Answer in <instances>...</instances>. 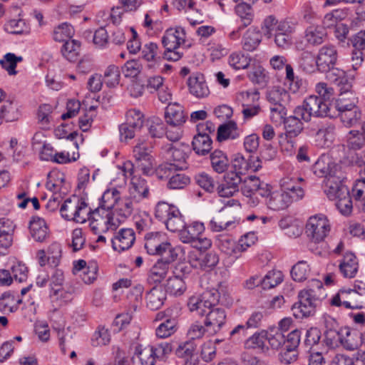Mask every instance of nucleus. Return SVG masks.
Listing matches in <instances>:
<instances>
[{
	"label": "nucleus",
	"instance_id": "f257e3e1",
	"mask_svg": "<svg viewBox=\"0 0 365 365\" xmlns=\"http://www.w3.org/2000/svg\"><path fill=\"white\" fill-rule=\"evenodd\" d=\"M327 294L321 281L312 279L310 285L298 294V302L292 305V311L297 319L314 316L317 308L326 297Z\"/></svg>",
	"mask_w": 365,
	"mask_h": 365
},
{
	"label": "nucleus",
	"instance_id": "f03ea898",
	"mask_svg": "<svg viewBox=\"0 0 365 365\" xmlns=\"http://www.w3.org/2000/svg\"><path fill=\"white\" fill-rule=\"evenodd\" d=\"M296 24L292 21L277 19L274 16H267L262 23V29L267 38H274L276 46L285 49L292 44V34L295 31Z\"/></svg>",
	"mask_w": 365,
	"mask_h": 365
},
{
	"label": "nucleus",
	"instance_id": "7ed1b4c3",
	"mask_svg": "<svg viewBox=\"0 0 365 365\" xmlns=\"http://www.w3.org/2000/svg\"><path fill=\"white\" fill-rule=\"evenodd\" d=\"M155 216L172 232L179 233L185 228V217L175 205L165 202H158L155 208Z\"/></svg>",
	"mask_w": 365,
	"mask_h": 365
},
{
	"label": "nucleus",
	"instance_id": "20e7f679",
	"mask_svg": "<svg viewBox=\"0 0 365 365\" xmlns=\"http://www.w3.org/2000/svg\"><path fill=\"white\" fill-rule=\"evenodd\" d=\"M294 113L301 118L308 122L313 117H326L330 115L329 107L327 101L317 96H310L303 102L302 106H297Z\"/></svg>",
	"mask_w": 365,
	"mask_h": 365
},
{
	"label": "nucleus",
	"instance_id": "39448f33",
	"mask_svg": "<svg viewBox=\"0 0 365 365\" xmlns=\"http://www.w3.org/2000/svg\"><path fill=\"white\" fill-rule=\"evenodd\" d=\"M60 212L61 216L66 220L83 223L86 221L89 215L90 207L83 199L74 196L64 201Z\"/></svg>",
	"mask_w": 365,
	"mask_h": 365
},
{
	"label": "nucleus",
	"instance_id": "423d86ee",
	"mask_svg": "<svg viewBox=\"0 0 365 365\" xmlns=\"http://www.w3.org/2000/svg\"><path fill=\"white\" fill-rule=\"evenodd\" d=\"M87 219L90 220V227L95 234L115 230L119 225V221L115 219L113 211L97 207L91 211Z\"/></svg>",
	"mask_w": 365,
	"mask_h": 365
},
{
	"label": "nucleus",
	"instance_id": "0eeeda50",
	"mask_svg": "<svg viewBox=\"0 0 365 365\" xmlns=\"http://www.w3.org/2000/svg\"><path fill=\"white\" fill-rule=\"evenodd\" d=\"M220 294L217 290H206L199 296L191 297L187 307L191 312H197L204 316L212 309L219 302Z\"/></svg>",
	"mask_w": 365,
	"mask_h": 365
},
{
	"label": "nucleus",
	"instance_id": "6e6552de",
	"mask_svg": "<svg viewBox=\"0 0 365 365\" xmlns=\"http://www.w3.org/2000/svg\"><path fill=\"white\" fill-rule=\"evenodd\" d=\"M163 149L165 160L172 163L174 166L181 170L187 168L186 160L190 151L188 145L175 143L168 144Z\"/></svg>",
	"mask_w": 365,
	"mask_h": 365
},
{
	"label": "nucleus",
	"instance_id": "1a4fd4ad",
	"mask_svg": "<svg viewBox=\"0 0 365 365\" xmlns=\"http://www.w3.org/2000/svg\"><path fill=\"white\" fill-rule=\"evenodd\" d=\"M330 232V224L324 215L309 217L306 225L307 236L314 242H322Z\"/></svg>",
	"mask_w": 365,
	"mask_h": 365
},
{
	"label": "nucleus",
	"instance_id": "9d476101",
	"mask_svg": "<svg viewBox=\"0 0 365 365\" xmlns=\"http://www.w3.org/2000/svg\"><path fill=\"white\" fill-rule=\"evenodd\" d=\"M163 237L160 232H150L145 236V249L149 255L165 257L177 254L170 243L162 240Z\"/></svg>",
	"mask_w": 365,
	"mask_h": 365
},
{
	"label": "nucleus",
	"instance_id": "9b49d317",
	"mask_svg": "<svg viewBox=\"0 0 365 365\" xmlns=\"http://www.w3.org/2000/svg\"><path fill=\"white\" fill-rule=\"evenodd\" d=\"M304 180L297 173H290L280 180L281 190L294 201H298L304 196L302 187Z\"/></svg>",
	"mask_w": 365,
	"mask_h": 365
},
{
	"label": "nucleus",
	"instance_id": "f8f14e48",
	"mask_svg": "<svg viewBox=\"0 0 365 365\" xmlns=\"http://www.w3.org/2000/svg\"><path fill=\"white\" fill-rule=\"evenodd\" d=\"M178 258V254H171L161 257L150 269L148 280L153 283H160L172 272V264Z\"/></svg>",
	"mask_w": 365,
	"mask_h": 365
},
{
	"label": "nucleus",
	"instance_id": "ddd939ff",
	"mask_svg": "<svg viewBox=\"0 0 365 365\" xmlns=\"http://www.w3.org/2000/svg\"><path fill=\"white\" fill-rule=\"evenodd\" d=\"M331 304L336 307H344L346 309H359L362 307L361 300L353 289H341L331 299Z\"/></svg>",
	"mask_w": 365,
	"mask_h": 365
},
{
	"label": "nucleus",
	"instance_id": "4468645a",
	"mask_svg": "<svg viewBox=\"0 0 365 365\" xmlns=\"http://www.w3.org/2000/svg\"><path fill=\"white\" fill-rule=\"evenodd\" d=\"M324 190L331 200H335L341 196H347V193L349 192L344 179L335 175H330L324 180Z\"/></svg>",
	"mask_w": 365,
	"mask_h": 365
},
{
	"label": "nucleus",
	"instance_id": "2eb2a0df",
	"mask_svg": "<svg viewBox=\"0 0 365 365\" xmlns=\"http://www.w3.org/2000/svg\"><path fill=\"white\" fill-rule=\"evenodd\" d=\"M242 182L241 190L245 197L255 195L265 197L269 192V185L261 182L259 178L255 175L246 178Z\"/></svg>",
	"mask_w": 365,
	"mask_h": 365
},
{
	"label": "nucleus",
	"instance_id": "dca6fc26",
	"mask_svg": "<svg viewBox=\"0 0 365 365\" xmlns=\"http://www.w3.org/2000/svg\"><path fill=\"white\" fill-rule=\"evenodd\" d=\"M241 175L237 173L230 171L224 176V181L217 187L218 195L222 197H230L239 191L242 183Z\"/></svg>",
	"mask_w": 365,
	"mask_h": 365
},
{
	"label": "nucleus",
	"instance_id": "f3484780",
	"mask_svg": "<svg viewBox=\"0 0 365 365\" xmlns=\"http://www.w3.org/2000/svg\"><path fill=\"white\" fill-rule=\"evenodd\" d=\"M185 31L182 27L170 28L165 31L161 41L165 49H178L185 43Z\"/></svg>",
	"mask_w": 365,
	"mask_h": 365
},
{
	"label": "nucleus",
	"instance_id": "a211bd4d",
	"mask_svg": "<svg viewBox=\"0 0 365 365\" xmlns=\"http://www.w3.org/2000/svg\"><path fill=\"white\" fill-rule=\"evenodd\" d=\"M135 240V232L131 228H122L112 238L113 250L122 252L130 248Z\"/></svg>",
	"mask_w": 365,
	"mask_h": 365
},
{
	"label": "nucleus",
	"instance_id": "6ab92c4d",
	"mask_svg": "<svg viewBox=\"0 0 365 365\" xmlns=\"http://www.w3.org/2000/svg\"><path fill=\"white\" fill-rule=\"evenodd\" d=\"M205 320V326L210 334L217 333L226 321L225 311L221 308H213L207 312Z\"/></svg>",
	"mask_w": 365,
	"mask_h": 365
},
{
	"label": "nucleus",
	"instance_id": "aec40b11",
	"mask_svg": "<svg viewBox=\"0 0 365 365\" xmlns=\"http://www.w3.org/2000/svg\"><path fill=\"white\" fill-rule=\"evenodd\" d=\"M336 137V126L330 122L322 123L318 125L315 133V140L319 146L329 147Z\"/></svg>",
	"mask_w": 365,
	"mask_h": 365
},
{
	"label": "nucleus",
	"instance_id": "412c9836",
	"mask_svg": "<svg viewBox=\"0 0 365 365\" xmlns=\"http://www.w3.org/2000/svg\"><path fill=\"white\" fill-rule=\"evenodd\" d=\"M324 72L326 73V78L329 81L340 87V93H349L350 91L351 83L344 71L332 66V67H329V69Z\"/></svg>",
	"mask_w": 365,
	"mask_h": 365
},
{
	"label": "nucleus",
	"instance_id": "4be33fe9",
	"mask_svg": "<svg viewBox=\"0 0 365 365\" xmlns=\"http://www.w3.org/2000/svg\"><path fill=\"white\" fill-rule=\"evenodd\" d=\"M190 93L197 98H206L210 94V89L202 73L191 75L187 81Z\"/></svg>",
	"mask_w": 365,
	"mask_h": 365
},
{
	"label": "nucleus",
	"instance_id": "5701e85b",
	"mask_svg": "<svg viewBox=\"0 0 365 365\" xmlns=\"http://www.w3.org/2000/svg\"><path fill=\"white\" fill-rule=\"evenodd\" d=\"M318 70L324 71L329 67L334 66L337 59L336 48L331 45L322 46L318 53L317 57Z\"/></svg>",
	"mask_w": 365,
	"mask_h": 365
},
{
	"label": "nucleus",
	"instance_id": "b1692460",
	"mask_svg": "<svg viewBox=\"0 0 365 365\" xmlns=\"http://www.w3.org/2000/svg\"><path fill=\"white\" fill-rule=\"evenodd\" d=\"M16 225L8 217H0V249L7 250L12 245Z\"/></svg>",
	"mask_w": 365,
	"mask_h": 365
},
{
	"label": "nucleus",
	"instance_id": "393cba45",
	"mask_svg": "<svg viewBox=\"0 0 365 365\" xmlns=\"http://www.w3.org/2000/svg\"><path fill=\"white\" fill-rule=\"evenodd\" d=\"M128 192L129 197L136 202H139L143 199L148 197L149 187L146 180L141 177H132Z\"/></svg>",
	"mask_w": 365,
	"mask_h": 365
},
{
	"label": "nucleus",
	"instance_id": "a878e982",
	"mask_svg": "<svg viewBox=\"0 0 365 365\" xmlns=\"http://www.w3.org/2000/svg\"><path fill=\"white\" fill-rule=\"evenodd\" d=\"M165 119L172 127H180L186 120L183 107L177 103H170L165 108Z\"/></svg>",
	"mask_w": 365,
	"mask_h": 365
},
{
	"label": "nucleus",
	"instance_id": "bb28decb",
	"mask_svg": "<svg viewBox=\"0 0 365 365\" xmlns=\"http://www.w3.org/2000/svg\"><path fill=\"white\" fill-rule=\"evenodd\" d=\"M204 231L205 226L202 222H193L190 225L185 223V228L179 232V238L183 243H196Z\"/></svg>",
	"mask_w": 365,
	"mask_h": 365
},
{
	"label": "nucleus",
	"instance_id": "cd10ccee",
	"mask_svg": "<svg viewBox=\"0 0 365 365\" xmlns=\"http://www.w3.org/2000/svg\"><path fill=\"white\" fill-rule=\"evenodd\" d=\"M146 306L150 310L159 309L167 299L166 291L159 286L153 287L145 294Z\"/></svg>",
	"mask_w": 365,
	"mask_h": 365
},
{
	"label": "nucleus",
	"instance_id": "c85d7f7f",
	"mask_svg": "<svg viewBox=\"0 0 365 365\" xmlns=\"http://www.w3.org/2000/svg\"><path fill=\"white\" fill-rule=\"evenodd\" d=\"M339 269L344 277L354 278L359 269V263L356 255L351 252H346L339 263Z\"/></svg>",
	"mask_w": 365,
	"mask_h": 365
},
{
	"label": "nucleus",
	"instance_id": "c756f323",
	"mask_svg": "<svg viewBox=\"0 0 365 365\" xmlns=\"http://www.w3.org/2000/svg\"><path fill=\"white\" fill-rule=\"evenodd\" d=\"M265 197H267L266 202L267 207L274 211L284 210L293 202L282 190L272 192L269 191Z\"/></svg>",
	"mask_w": 365,
	"mask_h": 365
},
{
	"label": "nucleus",
	"instance_id": "7c9ffc66",
	"mask_svg": "<svg viewBox=\"0 0 365 365\" xmlns=\"http://www.w3.org/2000/svg\"><path fill=\"white\" fill-rule=\"evenodd\" d=\"M219 262V257L215 252L200 254L197 257L190 259L191 266L196 269L206 270L215 267Z\"/></svg>",
	"mask_w": 365,
	"mask_h": 365
},
{
	"label": "nucleus",
	"instance_id": "2f4dec72",
	"mask_svg": "<svg viewBox=\"0 0 365 365\" xmlns=\"http://www.w3.org/2000/svg\"><path fill=\"white\" fill-rule=\"evenodd\" d=\"M242 133V130L237 123L233 120H230L218 127L217 139L220 142L226 140H235L239 138Z\"/></svg>",
	"mask_w": 365,
	"mask_h": 365
},
{
	"label": "nucleus",
	"instance_id": "473e14b6",
	"mask_svg": "<svg viewBox=\"0 0 365 365\" xmlns=\"http://www.w3.org/2000/svg\"><path fill=\"white\" fill-rule=\"evenodd\" d=\"M346 334L348 339H342L339 329L324 330L325 340L328 345L335 346L340 341L346 349H356L357 348V344L350 342V331L347 330Z\"/></svg>",
	"mask_w": 365,
	"mask_h": 365
},
{
	"label": "nucleus",
	"instance_id": "72a5a7b5",
	"mask_svg": "<svg viewBox=\"0 0 365 365\" xmlns=\"http://www.w3.org/2000/svg\"><path fill=\"white\" fill-rule=\"evenodd\" d=\"M29 230L32 237L37 242H43L48 235V228L45 220L37 216L30 220Z\"/></svg>",
	"mask_w": 365,
	"mask_h": 365
},
{
	"label": "nucleus",
	"instance_id": "f704fd0d",
	"mask_svg": "<svg viewBox=\"0 0 365 365\" xmlns=\"http://www.w3.org/2000/svg\"><path fill=\"white\" fill-rule=\"evenodd\" d=\"M121 194L116 187L107 189L99 199V205L103 210L112 211L115 205L120 200Z\"/></svg>",
	"mask_w": 365,
	"mask_h": 365
},
{
	"label": "nucleus",
	"instance_id": "c9c22d12",
	"mask_svg": "<svg viewBox=\"0 0 365 365\" xmlns=\"http://www.w3.org/2000/svg\"><path fill=\"white\" fill-rule=\"evenodd\" d=\"M215 244L217 247L225 254L230 256L238 257L240 254L238 244L228 235H219L216 238Z\"/></svg>",
	"mask_w": 365,
	"mask_h": 365
},
{
	"label": "nucleus",
	"instance_id": "e433bc0d",
	"mask_svg": "<svg viewBox=\"0 0 365 365\" xmlns=\"http://www.w3.org/2000/svg\"><path fill=\"white\" fill-rule=\"evenodd\" d=\"M326 36L327 32L324 28L319 25H311L305 30V40L313 46L322 43Z\"/></svg>",
	"mask_w": 365,
	"mask_h": 365
},
{
	"label": "nucleus",
	"instance_id": "4c0bfd02",
	"mask_svg": "<svg viewBox=\"0 0 365 365\" xmlns=\"http://www.w3.org/2000/svg\"><path fill=\"white\" fill-rule=\"evenodd\" d=\"M270 106H286L289 101V93L282 88H272L267 93Z\"/></svg>",
	"mask_w": 365,
	"mask_h": 365
},
{
	"label": "nucleus",
	"instance_id": "58836bf2",
	"mask_svg": "<svg viewBox=\"0 0 365 365\" xmlns=\"http://www.w3.org/2000/svg\"><path fill=\"white\" fill-rule=\"evenodd\" d=\"M212 141L208 133H197L195 135L192 144L193 150L198 155H205L212 149Z\"/></svg>",
	"mask_w": 365,
	"mask_h": 365
},
{
	"label": "nucleus",
	"instance_id": "ea45409f",
	"mask_svg": "<svg viewBox=\"0 0 365 365\" xmlns=\"http://www.w3.org/2000/svg\"><path fill=\"white\" fill-rule=\"evenodd\" d=\"M20 117L19 106L13 101H6L3 105L0 106V118L1 122H13L18 120Z\"/></svg>",
	"mask_w": 365,
	"mask_h": 365
},
{
	"label": "nucleus",
	"instance_id": "a19ab883",
	"mask_svg": "<svg viewBox=\"0 0 365 365\" xmlns=\"http://www.w3.org/2000/svg\"><path fill=\"white\" fill-rule=\"evenodd\" d=\"M187 286L184 277L174 275L168 277L165 291L172 295L180 296L185 292Z\"/></svg>",
	"mask_w": 365,
	"mask_h": 365
},
{
	"label": "nucleus",
	"instance_id": "79ce46f5",
	"mask_svg": "<svg viewBox=\"0 0 365 365\" xmlns=\"http://www.w3.org/2000/svg\"><path fill=\"white\" fill-rule=\"evenodd\" d=\"M210 162L213 170L217 173H222L226 171L230 165L227 155L219 150H216L211 153Z\"/></svg>",
	"mask_w": 365,
	"mask_h": 365
},
{
	"label": "nucleus",
	"instance_id": "37998d69",
	"mask_svg": "<svg viewBox=\"0 0 365 365\" xmlns=\"http://www.w3.org/2000/svg\"><path fill=\"white\" fill-rule=\"evenodd\" d=\"M334 164L328 157H321L314 163L313 170L316 175L324 177L327 179L330 175H334Z\"/></svg>",
	"mask_w": 365,
	"mask_h": 365
},
{
	"label": "nucleus",
	"instance_id": "c03bdc74",
	"mask_svg": "<svg viewBox=\"0 0 365 365\" xmlns=\"http://www.w3.org/2000/svg\"><path fill=\"white\" fill-rule=\"evenodd\" d=\"M262 41L261 34L254 29H248L243 36L242 45L244 50L253 51Z\"/></svg>",
	"mask_w": 365,
	"mask_h": 365
},
{
	"label": "nucleus",
	"instance_id": "a18cd8bd",
	"mask_svg": "<svg viewBox=\"0 0 365 365\" xmlns=\"http://www.w3.org/2000/svg\"><path fill=\"white\" fill-rule=\"evenodd\" d=\"M345 143L351 150H360L365 145V133L364 131L350 130L345 136Z\"/></svg>",
	"mask_w": 365,
	"mask_h": 365
},
{
	"label": "nucleus",
	"instance_id": "49530a36",
	"mask_svg": "<svg viewBox=\"0 0 365 365\" xmlns=\"http://www.w3.org/2000/svg\"><path fill=\"white\" fill-rule=\"evenodd\" d=\"M301 116H298L294 113V115L287 117L283 122L287 133L289 137L298 135L303 130V123Z\"/></svg>",
	"mask_w": 365,
	"mask_h": 365
},
{
	"label": "nucleus",
	"instance_id": "de8ad7c7",
	"mask_svg": "<svg viewBox=\"0 0 365 365\" xmlns=\"http://www.w3.org/2000/svg\"><path fill=\"white\" fill-rule=\"evenodd\" d=\"M249 79L255 84L264 86L268 81L269 76L265 69L259 64H254L252 66L248 73Z\"/></svg>",
	"mask_w": 365,
	"mask_h": 365
},
{
	"label": "nucleus",
	"instance_id": "09e8293b",
	"mask_svg": "<svg viewBox=\"0 0 365 365\" xmlns=\"http://www.w3.org/2000/svg\"><path fill=\"white\" fill-rule=\"evenodd\" d=\"M299 68L307 73H312L318 70L317 59L310 52H304L298 61Z\"/></svg>",
	"mask_w": 365,
	"mask_h": 365
},
{
	"label": "nucleus",
	"instance_id": "8fccbe9b",
	"mask_svg": "<svg viewBox=\"0 0 365 365\" xmlns=\"http://www.w3.org/2000/svg\"><path fill=\"white\" fill-rule=\"evenodd\" d=\"M22 302L10 293H4L0 297V310L4 312H15L19 305Z\"/></svg>",
	"mask_w": 365,
	"mask_h": 365
},
{
	"label": "nucleus",
	"instance_id": "3c124183",
	"mask_svg": "<svg viewBox=\"0 0 365 365\" xmlns=\"http://www.w3.org/2000/svg\"><path fill=\"white\" fill-rule=\"evenodd\" d=\"M266 332V340L272 349H278L285 343V336L279 329L275 327H269Z\"/></svg>",
	"mask_w": 365,
	"mask_h": 365
},
{
	"label": "nucleus",
	"instance_id": "603ef678",
	"mask_svg": "<svg viewBox=\"0 0 365 365\" xmlns=\"http://www.w3.org/2000/svg\"><path fill=\"white\" fill-rule=\"evenodd\" d=\"M133 362L134 365H155V359L149 347L137 348L135 354L133 357Z\"/></svg>",
	"mask_w": 365,
	"mask_h": 365
},
{
	"label": "nucleus",
	"instance_id": "864d4df0",
	"mask_svg": "<svg viewBox=\"0 0 365 365\" xmlns=\"http://www.w3.org/2000/svg\"><path fill=\"white\" fill-rule=\"evenodd\" d=\"M64 42L61 48L63 56L69 61H76L80 51V43L71 38Z\"/></svg>",
	"mask_w": 365,
	"mask_h": 365
},
{
	"label": "nucleus",
	"instance_id": "5fc2aeb1",
	"mask_svg": "<svg viewBox=\"0 0 365 365\" xmlns=\"http://www.w3.org/2000/svg\"><path fill=\"white\" fill-rule=\"evenodd\" d=\"M74 32V29L71 24L62 23L54 28L53 38L56 41H66L73 37Z\"/></svg>",
	"mask_w": 365,
	"mask_h": 365
},
{
	"label": "nucleus",
	"instance_id": "6e6d98bb",
	"mask_svg": "<svg viewBox=\"0 0 365 365\" xmlns=\"http://www.w3.org/2000/svg\"><path fill=\"white\" fill-rule=\"evenodd\" d=\"M177 322L175 318L165 319L155 329L158 338L164 339L170 336L176 331Z\"/></svg>",
	"mask_w": 365,
	"mask_h": 365
},
{
	"label": "nucleus",
	"instance_id": "4d7b16f0",
	"mask_svg": "<svg viewBox=\"0 0 365 365\" xmlns=\"http://www.w3.org/2000/svg\"><path fill=\"white\" fill-rule=\"evenodd\" d=\"M339 116L344 126L351 128L360 124L361 113L359 108H354V110L341 113Z\"/></svg>",
	"mask_w": 365,
	"mask_h": 365
},
{
	"label": "nucleus",
	"instance_id": "13d9d810",
	"mask_svg": "<svg viewBox=\"0 0 365 365\" xmlns=\"http://www.w3.org/2000/svg\"><path fill=\"white\" fill-rule=\"evenodd\" d=\"M117 205L118 206L115 210L117 217L115 219L118 220L120 224L132 215L133 211V199H130V197L126 198L121 203Z\"/></svg>",
	"mask_w": 365,
	"mask_h": 365
},
{
	"label": "nucleus",
	"instance_id": "bf43d9fd",
	"mask_svg": "<svg viewBox=\"0 0 365 365\" xmlns=\"http://www.w3.org/2000/svg\"><path fill=\"white\" fill-rule=\"evenodd\" d=\"M310 273L309 265L306 261L302 260L295 264L291 270L292 279L297 282H302L309 277Z\"/></svg>",
	"mask_w": 365,
	"mask_h": 365
},
{
	"label": "nucleus",
	"instance_id": "052dcab7",
	"mask_svg": "<svg viewBox=\"0 0 365 365\" xmlns=\"http://www.w3.org/2000/svg\"><path fill=\"white\" fill-rule=\"evenodd\" d=\"M53 110V108L50 104H43L39 107L38 110V120L41 128H49L52 120L51 113Z\"/></svg>",
	"mask_w": 365,
	"mask_h": 365
},
{
	"label": "nucleus",
	"instance_id": "680f3d73",
	"mask_svg": "<svg viewBox=\"0 0 365 365\" xmlns=\"http://www.w3.org/2000/svg\"><path fill=\"white\" fill-rule=\"evenodd\" d=\"M120 72L119 68L115 65H110L103 74V82L108 87H115L120 82Z\"/></svg>",
	"mask_w": 365,
	"mask_h": 365
},
{
	"label": "nucleus",
	"instance_id": "e2e57ef3",
	"mask_svg": "<svg viewBox=\"0 0 365 365\" xmlns=\"http://www.w3.org/2000/svg\"><path fill=\"white\" fill-rule=\"evenodd\" d=\"M23 60L21 56H16L14 53H8L2 59L0 60V64L9 75H15L16 73V68L18 62Z\"/></svg>",
	"mask_w": 365,
	"mask_h": 365
},
{
	"label": "nucleus",
	"instance_id": "0e129e2a",
	"mask_svg": "<svg viewBox=\"0 0 365 365\" xmlns=\"http://www.w3.org/2000/svg\"><path fill=\"white\" fill-rule=\"evenodd\" d=\"M228 63L236 70L245 69L250 64V58L241 52H234L230 55Z\"/></svg>",
	"mask_w": 365,
	"mask_h": 365
},
{
	"label": "nucleus",
	"instance_id": "69168bd1",
	"mask_svg": "<svg viewBox=\"0 0 365 365\" xmlns=\"http://www.w3.org/2000/svg\"><path fill=\"white\" fill-rule=\"evenodd\" d=\"M235 12L241 19L243 27L249 26L252 21V9L250 4L240 3L235 6Z\"/></svg>",
	"mask_w": 365,
	"mask_h": 365
},
{
	"label": "nucleus",
	"instance_id": "338daca9",
	"mask_svg": "<svg viewBox=\"0 0 365 365\" xmlns=\"http://www.w3.org/2000/svg\"><path fill=\"white\" fill-rule=\"evenodd\" d=\"M159 47L157 43L149 42L143 45L141 48L142 58L148 62L156 63L160 58L158 56Z\"/></svg>",
	"mask_w": 365,
	"mask_h": 365
},
{
	"label": "nucleus",
	"instance_id": "774afa93",
	"mask_svg": "<svg viewBox=\"0 0 365 365\" xmlns=\"http://www.w3.org/2000/svg\"><path fill=\"white\" fill-rule=\"evenodd\" d=\"M147 125L148 133L153 138H161L165 133L164 124L159 118H150L148 120Z\"/></svg>",
	"mask_w": 365,
	"mask_h": 365
}]
</instances>
